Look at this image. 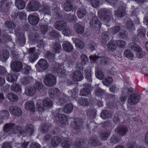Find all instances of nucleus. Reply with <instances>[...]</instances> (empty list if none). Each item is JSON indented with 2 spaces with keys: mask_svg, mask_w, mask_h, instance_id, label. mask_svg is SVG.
I'll return each instance as SVG.
<instances>
[{
  "mask_svg": "<svg viewBox=\"0 0 148 148\" xmlns=\"http://www.w3.org/2000/svg\"><path fill=\"white\" fill-rule=\"evenodd\" d=\"M25 131L19 126L15 125L12 123H8L5 124L3 127L4 131L9 134H18L24 135L25 134L31 136L34 131V127L31 124H29L25 126Z\"/></svg>",
  "mask_w": 148,
  "mask_h": 148,
  "instance_id": "nucleus-1",
  "label": "nucleus"
},
{
  "mask_svg": "<svg viewBox=\"0 0 148 148\" xmlns=\"http://www.w3.org/2000/svg\"><path fill=\"white\" fill-rule=\"evenodd\" d=\"M73 108V105L71 103H68L64 107L63 109L59 108L53 113V116L55 117L56 120L60 123L61 125H65L68 124L66 117L64 114L71 112Z\"/></svg>",
  "mask_w": 148,
  "mask_h": 148,
  "instance_id": "nucleus-2",
  "label": "nucleus"
},
{
  "mask_svg": "<svg viewBox=\"0 0 148 148\" xmlns=\"http://www.w3.org/2000/svg\"><path fill=\"white\" fill-rule=\"evenodd\" d=\"M101 20L104 22L109 21L112 17V12L109 10L106 9H101L99 12Z\"/></svg>",
  "mask_w": 148,
  "mask_h": 148,
  "instance_id": "nucleus-3",
  "label": "nucleus"
},
{
  "mask_svg": "<svg viewBox=\"0 0 148 148\" xmlns=\"http://www.w3.org/2000/svg\"><path fill=\"white\" fill-rule=\"evenodd\" d=\"M44 83L47 86L52 87L56 84V78L52 74H47L44 79Z\"/></svg>",
  "mask_w": 148,
  "mask_h": 148,
  "instance_id": "nucleus-4",
  "label": "nucleus"
},
{
  "mask_svg": "<svg viewBox=\"0 0 148 148\" xmlns=\"http://www.w3.org/2000/svg\"><path fill=\"white\" fill-rule=\"evenodd\" d=\"M83 121L79 118H75L74 122L72 124V126L75 130V133L77 132L82 130L83 128Z\"/></svg>",
  "mask_w": 148,
  "mask_h": 148,
  "instance_id": "nucleus-5",
  "label": "nucleus"
},
{
  "mask_svg": "<svg viewBox=\"0 0 148 148\" xmlns=\"http://www.w3.org/2000/svg\"><path fill=\"white\" fill-rule=\"evenodd\" d=\"M27 6L28 11H34L38 10L41 7V5L39 2L33 0L29 2Z\"/></svg>",
  "mask_w": 148,
  "mask_h": 148,
  "instance_id": "nucleus-6",
  "label": "nucleus"
},
{
  "mask_svg": "<svg viewBox=\"0 0 148 148\" xmlns=\"http://www.w3.org/2000/svg\"><path fill=\"white\" fill-rule=\"evenodd\" d=\"M11 68L14 72H18L22 69V64L18 60L12 61L11 63Z\"/></svg>",
  "mask_w": 148,
  "mask_h": 148,
  "instance_id": "nucleus-7",
  "label": "nucleus"
},
{
  "mask_svg": "<svg viewBox=\"0 0 148 148\" xmlns=\"http://www.w3.org/2000/svg\"><path fill=\"white\" fill-rule=\"evenodd\" d=\"M140 99V97L138 95L132 94L129 97L128 102L130 105L134 106L137 103Z\"/></svg>",
  "mask_w": 148,
  "mask_h": 148,
  "instance_id": "nucleus-8",
  "label": "nucleus"
},
{
  "mask_svg": "<svg viewBox=\"0 0 148 148\" xmlns=\"http://www.w3.org/2000/svg\"><path fill=\"white\" fill-rule=\"evenodd\" d=\"M90 23V26L93 28L95 29L96 30L99 29L101 27V23L96 16L93 17Z\"/></svg>",
  "mask_w": 148,
  "mask_h": 148,
  "instance_id": "nucleus-9",
  "label": "nucleus"
},
{
  "mask_svg": "<svg viewBox=\"0 0 148 148\" xmlns=\"http://www.w3.org/2000/svg\"><path fill=\"white\" fill-rule=\"evenodd\" d=\"M9 110L11 114L15 116H19L22 114V111L21 109L16 106L10 107Z\"/></svg>",
  "mask_w": 148,
  "mask_h": 148,
  "instance_id": "nucleus-10",
  "label": "nucleus"
},
{
  "mask_svg": "<svg viewBox=\"0 0 148 148\" xmlns=\"http://www.w3.org/2000/svg\"><path fill=\"white\" fill-rule=\"evenodd\" d=\"M67 27L66 22L64 20H59L56 22L55 28L59 31H62Z\"/></svg>",
  "mask_w": 148,
  "mask_h": 148,
  "instance_id": "nucleus-11",
  "label": "nucleus"
},
{
  "mask_svg": "<svg viewBox=\"0 0 148 148\" xmlns=\"http://www.w3.org/2000/svg\"><path fill=\"white\" fill-rule=\"evenodd\" d=\"M90 60L93 61L98 60L100 64L104 65L107 63L108 59L104 57H99L97 56L92 55L89 57Z\"/></svg>",
  "mask_w": 148,
  "mask_h": 148,
  "instance_id": "nucleus-12",
  "label": "nucleus"
},
{
  "mask_svg": "<svg viewBox=\"0 0 148 148\" xmlns=\"http://www.w3.org/2000/svg\"><path fill=\"white\" fill-rule=\"evenodd\" d=\"M9 4L6 0H2L0 2V10L2 12H7L8 11Z\"/></svg>",
  "mask_w": 148,
  "mask_h": 148,
  "instance_id": "nucleus-13",
  "label": "nucleus"
},
{
  "mask_svg": "<svg viewBox=\"0 0 148 148\" xmlns=\"http://www.w3.org/2000/svg\"><path fill=\"white\" fill-rule=\"evenodd\" d=\"M81 61L82 63H80L78 62L76 64V66L77 67V69L81 70L83 69V65H85L86 63L88 62V58L85 54H82L81 56Z\"/></svg>",
  "mask_w": 148,
  "mask_h": 148,
  "instance_id": "nucleus-14",
  "label": "nucleus"
},
{
  "mask_svg": "<svg viewBox=\"0 0 148 148\" xmlns=\"http://www.w3.org/2000/svg\"><path fill=\"white\" fill-rule=\"evenodd\" d=\"M39 20L38 17L33 15H29L28 17L29 22L32 25H37L39 22Z\"/></svg>",
  "mask_w": 148,
  "mask_h": 148,
  "instance_id": "nucleus-15",
  "label": "nucleus"
},
{
  "mask_svg": "<svg viewBox=\"0 0 148 148\" xmlns=\"http://www.w3.org/2000/svg\"><path fill=\"white\" fill-rule=\"evenodd\" d=\"M72 141L70 139L64 138L61 140V146L64 148H69L71 145Z\"/></svg>",
  "mask_w": 148,
  "mask_h": 148,
  "instance_id": "nucleus-16",
  "label": "nucleus"
},
{
  "mask_svg": "<svg viewBox=\"0 0 148 148\" xmlns=\"http://www.w3.org/2000/svg\"><path fill=\"white\" fill-rule=\"evenodd\" d=\"M72 79L75 81H79L82 79V73L79 71H75L71 76Z\"/></svg>",
  "mask_w": 148,
  "mask_h": 148,
  "instance_id": "nucleus-17",
  "label": "nucleus"
},
{
  "mask_svg": "<svg viewBox=\"0 0 148 148\" xmlns=\"http://www.w3.org/2000/svg\"><path fill=\"white\" fill-rule=\"evenodd\" d=\"M125 7L121 6L117 10L114 11L115 15L118 17H123L125 14Z\"/></svg>",
  "mask_w": 148,
  "mask_h": 148,
  "instance_id": "nucleus-18",
  "label": "nucleus"
},
{
  "mask_svg": "<svg viewBox=\"0 0 148 148\" xmlns=\"http://www.w3.org/2000/svg\"><path fill=\"white\" fill-rule=\"evenodd\" d=\"M16 35L17 38V42L20 44V46H23L24 45L25 42L24 34L23 33H16Z\"/></svg>",
  "mask_w": 148,
  "mask_h": 148,
  "instance_id": "nucleus-19",
  "label": "nucleus"
},
{
  "mask_svg": "<svg viewBox=\"0 0 148 148\" xmlns=\"http://www.w3.org/2000/svg\"><path fill=\"white\" fill-rule=\"evenodd\" d=\"M88 143L91 146L94 147L99 146L101 145V142L96 137H92L90 138L89 140Z\"/></svg>",
  "mask_w": 148,
  "mask_h": 148,
  "instance_id": "nucleus-20",
  "label": "nucleus"
},
{
  "mask_svg": "<svg viewBox=\"0 0 148 148\" xmlns=\"http://www.w3.org/2000/svg\"><path fill=\"white\" fill-rule=\"evenodd\" d=\"M38 64L41 69L45 70H47L48 67V64L47 61L43 59H40Z\"/></svg>",
  "mask_w": 148,
  "mask_h": 148,
  "instance_id": "nucleus-21",
  "label": "nucleus"
},
{
  "mask_svg": "<svg viewBox=\"0 0 148 148\" xmlns=\"http://www.w3.org/2000/svg\"><path fill=\"white\" fill-rule=\"evenodd\" d=\"M74 27L75 32L79 34H82L84 32V27L78 23L75 24Z\"/></svg>",
  "mask_w": 148,
  "mask_h": 148,
  "instance_id": "nucleus-22",
  "label": "nucleus"
},
{
  "mask_svg": "<svg viewBox=\"0 0 148 148\" xmlns=\"http://www.w3.org/2000/svg\"><path fill=\"white\" fill-rule=\"evenodd\" d=\"M6 97L9 101L13 102H16L18 99V97L17 95L11 92L8 93Z\"/></svg>",
  "mask_w": 148,
  "mask_h": 148,
  "instance_id": "nucleus-23",
  "label": "nucleus"
},
{
  "mask_svg": "<svg viewBox=\"0 0 148 148\" xmlns=\"http://www.w3.org/2000/svg\"><path fill=\"white\" fill-rule=\"evenodd\" d=\"M25 107L26 109L32 112H34L35 110L34 104L32 101H28L26 102L25 103Z\"/></svg>",
  "mask_w": 148,
  "mask_h": 148,
  "instance_id": "nucleus-24",
  "label": "nucleus"
},
{
  "mask_svg": "<svg viewBox=\"0 0 148 148\" xmlns=\"http://www.w3.org/2000/svg\"><path fill=\"white\" fill-rule=\"evenodd\" d=\"M36 91L34 87H28L26 88L25 93L28 96H32L36 93Z\"/></svg>",
  "mask_w": 148,
  "mask_h": 148,
  "instance_id": "nucleus-25",
  "label": "nucleus"
},
{
  "mask_svg": "<svg viewBox=\"0 0 148 148\" xmlns=\"http://www.w3.org/2000/svg\"><path fill=\"white\" fill-rule=\"evenodd\" d=\"M40 12H43L45 14L50 15L51 12V10L50 8L46 4H42L41 9L39 10Z\"/></svg>",
  "mask_w": 148,
  "mask_h": 148,
  "instance_id": "nucleus-26",
  "label": "nucleus"
},
{
  "mask_svg": "<svg viewBox=\"0 0 148 148\" xmlns=\"http://www.w3.org/2000/svg\"><path fill=\"white\" fill-rule=\"evenodd\" d=\"M53 51L56 53H59L62 50V47L60 43L58 42H55L53 45Z\"/></svg>",
  "mask_w": 148,
  "mask_h": 148,
  "instance_id": "nucleus-27",
  "label": "nucleus"
},
{
  "mask_svg": "<svg viewBox=\"0 0 148 148\" xmlns=\"http://www.w3.org/2000/svg\"><path fill=\"white\" fill-rule=\"evenodd\" d=\"M116 41H110L107 44V47L109 50L113 51L116 49Z\"/></svg>",
  "mask_w": 148,
  "mask_h": 148,
  "instance_id": "nucleus-28",
  "label": "nucleus"
},
{
  "mask_svg": "<svg viewBox=\"0 0 148 148\" xmlns=\"http://www.w3.org/2000/svg\"><path fill=\"white\" fill-rule=\"evenodd\" d=\"M5 77L6 80L10 82L16 81L17 78V76L15 74L13 73L7 74Z\"/></svg>",
  "mask_w": 148,
  "mask_h": 148,
  "instance_id": "nucleus-29",
  "label": "nucleus"
},
{
  "mask_svg": "<svg viewBox=\"0 0 148 148\" xmlns=\"http://www.w3.org/2000/svg\"><path fill=\"white\" fill-rule=\"evenodd\" d=\"M64 50L67 52H71L73 49L72 45L69 42H66L64 43L62 45Z\"/></svg>",
  "mask_w": 148,
  "mask_h": 148,
  "instance_id": "nucleus-30",
  "label": "nucleus"
},
{
  "mask_svg": "<svg viewBox=\"0 0 148 148\" xmlns=\"http://www.w3.org/2000/svg\"><path fill=\"white\" fill-rule=\"evenodd\" d=\"M118 133L122 136H124L128 131L127 127L125 126H121L119 127L117 129Z\"/></svg>",
  "mask_w": 148,
  "mask_h": 148,
  "instance_id": "nucleus-31",
  "label": "nucleus"
},
{
  "mask_svg": "<svg viewBox=\"0 0 148 148\" xmlns=\"http://www.w3.org/2000/svg\"><path fill=\"white\" fill-rule=\"evenodd\" d=\"M74 41L75 45L78 48L82 49L85 46L84 43L79 39L75 38Z\"/></svg>",
  "mask_w": 148,
  "mask_h": 148,
  "instance_id": "nucleus-32",
  "label": "nucleus"
},
{
  "mask_svg": "<svg viewBox=\"0 0 148 148\" xmlns=\"http://www.w3.org/2000/svg\"><path fill=\"white\" fill-rule=\"evenodd\" d=\"M42 103L44 106L48 108H51L53 106L52 101L48 98H45L42 101Z\"/></svg>",
  "mask_w": 148,
  "mask_h": 148,
  "instance_id": "nucleus-33",
  "label": "nucleus"
},
{
  "mask_svg": "<svg viewBox=\"0 0 148 148\" xmlns=\"http://www.w3.org/2000/svg\"><path fill=\"white\" fill-rule=\"evenodd\" d=\"M15 5L19 9L22 10L25 7V3L23 0H15Z\"/></svg>",
  "mask_w": 148,
  "mask_h": 148,
  "instance_id": "nucleus-34",
  "label": "nucleus"
},
{
  "mask_svg": "<svg viewBox=\"0 0 148 148\" xmlns=\"http://www.w3.org/2000/svg\"><path fill=\"white\" fill-rule=\"evenodd\" d=\"M110 134V131L108 130H106L100 134V137L102 140H105L107 139Z\"/></svg>",
  "mask_w": 148,
  "mask_h": 148,
  "instance_id": "nucleus-35",
  "label": "nucleus"
},
{
  "mask_svg": "<svg viewBox=\"0 0 148 148\" xmlns=\"http://www.w3.org/2000/svg\"><path fill=\"white\" fill-rule=\"evenodd\" d=\"M86 11L84 9L80 8L78 10L77 14L78 18H82L86 15Z\"/></svg>",
  "mask_w": 148,
  "mask_h": 148,
  "instance_id": "nucleus-36",
  "label": "nucleus"
},
{
  "mask_svg": "<svg viewBox=\"0 0 148 148\" xmlns=\"http://www.w3.org/2000/svg\"><path fill=\"white\" fill-rule=\"evenodd\" d=\"M64 7L65 11L69 12L72 10L73 7V5L71 3L68 1H67L64 2Z\"/></svg>",
  "mask_w": 148,
  "mask_h": 148,
  "instance_id": "nucleus-37",
  "label": "nucleus"
},
{
  "mask_svg": "<svg viewBox=\"0 0 148 148\" xmlns=\"http://www.w3.org/2000/svg\"><path fill=\"white\" fill-rule=\"evenodd\" d=\"M61 141V138L58 136H54L52 138L51 140V143L53 147H56L58 145Z\"/></svg>",
  "mask_w": 148,
  "mask_h": 148,
  "instance_id": "nucleus-38",
  "label": "nucleus"
},
{
  "mask_svg": "<svg viewBox=\"0 0 148 148\" xmlns=\"http://www.w3.org/2000/svg\"><path fill=\"white\" fill-rule=\"evenodd\" d=\"M109 33L107 32L103 33L101 35V42L105 44L107 41L109 40Z\"/></svg>",
  "mask_w": 148,
  "mask_h": 148,
  "instance_id": "nucleus-39",
  "label": "nucleus"
},
{
  "mask_svg": "<svg viewBox=\"0 0 148 148\" xmlns=\"http://www.w3.org/2000/svg\"><path fill=\"white\" fill-rule=\"evenodd\" d=\"M133 91L132 88H128L125 86L122 89L121 95L123 96L124 95L128 96L129 94V92L132 93L133 92Z\"/></svg>",
  "mask_w": 148,
  "mask_h": 148,
  "instance_id": "nucleus-40",
  "label": "nucleus"
},
{
  "mask_svg": "<svg viewBox=\"0 0 148 148\" xmlns=\"http://www.w3.org/2000/svg\"><path fill=\"white\" fill-rule=\"evenodd\" d=\"M10 89L12 91L14 92H19L21 90L20 85L16 83L12 84Z\"/></svg>",
  "mask_w": 148,
  "mask_h": 148,
  "instance_id": "nucleus-41",
  "label": "nucleus"
},
{
  "mask_svg": "<svg viewBox=\"0 0 148 148\" xmlns=\"http://www.w3.org/2000/svg\"><path fill=\"white\" fill-rule=\"evenodd\" d=\"M119 141V139L117 136L114 134L111 137L109 140V143L112 145H113L118 143Z\"/></svg>",
  "mask_w": 148,
  "mask_h": 148,
  "instance_id": "nucleus-42",
  "label": "nucleus"
},
{
  "mask_svg": "<svg viewBox=\"0 0 148 148\" xmlns=\"http://www.w3.org/2000/svg\"><path fill=\"white\" fill-rule=\"evenodd\" d=\"M124 56L130 60H132L134 58V55L132 52L129 49L125 50L124 52Z\"/></svg>",
  "mask_w": 148,
  "mask_h": 148,
  "instance_id": "nucleus-43",
  "label": "nucleus"
},
{
  "mask_svg": "<svg viewBox=\"0 0 148 148\" xmlns=\"http://www.w3.org/2000/svg\"><path fill=\"white\" fill-rule=\"evenodd\" d=\"M95 75L96 77L99 79H102L104 77L103 73L99 69H97L96 70Z\"/></svg>",
  "mask_w": 148,
  "mask_h": 148,
  "instance_id": "nucleus-44",
  "label": "nucleus"
},
{
  "mask_svg": "<svg viewBox=\"0 0 148 148\" xmlns=\"http://www.w3.org/2000/svg\"><path fill=\"white\" fill-rule=\"evenodd\" d=\"M126 25L129 30L133 31L135 29L134 25L131 21L129 20L127 21L126 22Z\"/></svg>",
  "mask_w": 148,
  "mask_h": 148,
  "instance_id": "nucleus-45",
  "label": "nucleus"
},
{
  "mask_svg": "<svg viewBox=\"0 0 148 148\" xmlns=\"http://www.w3.org/2000/svg\"><path fill=\"white\" fill-rule=\"evenodd\" d=\"M43 84L41 82L38 81H36L34 86V88L36 90H38L40 91L43 88Z\"/></svg>",
  "mask_w": 148,
  "mask_h": 148,
  "instance_id": "nucleus-46",
  "label": "nucleus"
},
{
  "mask_svg": "<svg viewBox=\"0 0 148 148\" xmlns=\"http://www.w3.org/2000/svg\"><path fill=\"white\" fill-rule=\"evenodd\" d=\"M21 79V82L24 85L28 84L31 81L33 80V79L30 77L22 78Z\"/></svg>",
  "mask_w": 148,
  "mask_h": 148,
  "instance_id": "nucleus-47",
  "label": "nucleus"
},
{
  "mask_svg": "<svg viewBox=\"0 0 148 148\" xmlns=\"http://www.w3.org/2000/svg\"><path fill=\"white\" fill-rule=\"evenodd\" d=\"M29 36L30 40L34 41L37 40L39 38L38 34L36 32L30 33Z\"/></svg>",
  "mask_w": 148,
  "mask_h": 148,
  "instance_id": "nucleus-48",
  "label": "nucleus"
},
{
  "mask_svg": "<svg viewBox=\"0 0 148 148\" xmlns=\"http://www.w3.org/2000/svg\"><path fill=\"white\" fill-rule=\"evenodd\" d=\"M10 54L8 51L5 50L3 51L1 56V60L3 61H5L8 58Z\"/></svg>",
  "mask_w": 148,
  "mask_h": 148,
  "instance_id": "nucleus-49",
  "label": "nucleus"
},
{
  "mask_svg": "<svg viewBox=\"0 0 148 148\" xmlns=\"http://www.w3.org/2000/svg\"><path fill=\"white\" fill-rule=\"evenodd\" d=\"M101 116L103 119H105L110 117L111 115L108 111L104 110L101 112Z\"/></svg>",
  "mask_w": 148,
  "mask_h": 148,
  "instance_id": "nucleus-50",
  "label": "nucleus"
},
{
  "mask_svg": "<svg viewBox=\"0 0 148 148\" xmlns=\"http://www.w3.org/2000/svg\"><path fill=\"white\" fill-rule=\"evenodd\" d=\"M5 25L9 29H13L16 27L15 24L10 21H7L5 23Z\"/></svg>",
  "mask_w": 148,
  "mask_h": 148,
  "instance_id": "nucleus-51",
  "label": "nucleus"
},
{
  "mask_svg": "<svg viewBox=\"0 0 148 148\" xmlns=\"http://www.w3.org/2000/svg\"><path fill=\"white\" fill-rule=\"evenodd\" d=\"M67 19L70 22H73L77 20V18L75 14H70L68 15Z\"/></svg>",
  "mask_w": 148,
  "mask_h": 148,
  "instance_id": "nucleus-52",
  "label": "nucleus"
},
{
  "mask_svg": "<svg viewBox=\"0 0 148 148\" xmlns=\"http://www.w3.org/2000/svg\"><path fill=\"white\" fill-rule=\"evenodd\" d=\"M90 71V69H88L85 70L84 71L86 78L88 80L89 82H91L92 81Z\"/></svg>",
  "mask_w": 148,
  "mask_h": 148,
  "instance_id": "nucleus-53",
  "label": "nucleus"
},
{
  "mask_svg": "<svg viewBox=\"0 0 148 148\" xmlns=\"http://www.w3.org/2000/svg\"><path fill=\"white\" fill-rule=\"evenodd\" d=\"M113 81V79L111 77H106L103 81V83L105 86H108L110 85Z\"/></svg>",
  "mask_w": 148,
  "mask_h": 148,
  "instance_id": "nucleus-54",
  "label": "nucleus"
},
{
  "mask_svg": "<svg viewBox=\"0 0 148 148\" xmlns=\"http://www.w3.org/2000/svg\"><path fill=\"white\" fill-rule=\"evenodd\" d=\"M146 32L143 27L138 29L137 30V35L142 37H144L145 36Z\"/></svg>",
  "mask_w": 148,
  "mask_h": 148,
  "instance_id": "nucleus-55",
  "label": "nucleus"
},
{
  "mask_svg": "<svg viewBox=\"0 0 148 148\" xmlns=\"http://www.w3.org/2000/svg\"><path fill=\"white\" fill-rule=\"evenodd\" d=\"M9 115L8 112L5 110H3L0 112V116L1 118H8Z\"/></svg>",
  "mask_w": 148,
  "mask_h": 148,
  "instance_id": "nucleus-56",
  "label": "nucleus"
},
{
  "mask_svg": "<svg viewBox=\"0 0 148 148\" xmlns=\"http://www.w3.org/2000/svg\"><path fill=\"white\" fill-rule=\"evenodd\" d=\"M119 35L123 38H126L128 36L127 32L124 29H121L119 33Z\"/></svg>",
  "mask_w": 148,
  "mask_h": 148,
  "instance_id": "nucleus-57",
  "label": "nucleus"
},
{
  "mask_svg": "<svg viewBox=\"0 0 148 148\" xmlns=\"http://www.w3.org/2000/svg\"><path fill=\"white\" fill-rule=\"evenodd\" d=\"M90 90L87 88H84L81 90L80 92V95L82 96H86L89 94Z\"/></svg>",
  "mask_w": 148,
  "mask_h": 148,
  "instance_id": "nucleus-58",
  "label": "nucleus"
},
{
  "mask_svg": "<svg viewBox=\"0 0 148 148\" xmlns=\"http://www.w3.org/2000/svg\"><path fill=\"white\" fill-rule=\"evenodd\" d=\"M38 56V54L37 53L31 54L29 58V60L31 62H34L37 59Z\"/></svg>",
  "mask_w": 148,
  "mask_h": 148,
  "instance_id": "nucleus-59",
  "label": "nucleus"
},
{
  "mask_svg": "<svg viewBox=\"0 0 148 148\" xmlns=\"http://www.w3.org/2000/svg\"><path fill=\"white\" fill-rule=\"evenodd\" d=\"M87 126L89 128H92V130L93 132L95 131L96 130L97 127V125L94 122H91L88 125H87Z\"/></svg>",
  "mask_w": 148,
  "mask_h": 148,
  "instance_id": "nucleus-60",
  "label": "nucleus"
},
{
  "mask_svg": "<svg viewBox=\"0 0 148 148\" xmlns=\"http://www.w3.org/2000/svg\"><path fill=\"white\" fill-rule=\"evenodd\" d=\"M130 47L133 50L136 51H138L140 50L139 46L134 43H132L130 44Z\"/></svg>",
  "mask_w": 148,
  "mask_h": 148,
  "instance_id": "nucleus-61",
  "label": "nucleus"
},
{
  "mask_svg": "<svg viewBox=\"0 0 148 148\" xmlns=\"http://www.w3.org/2000/svg\"><path fill=\"white\" fill-rule=\"evenodd\" d=\"M96 112L95 109H89L87 111V115L89 117H94L96 114Z\"/></svg>",
  "mask_w": 148,
  "mask_h": 148,
  "instance_id": "nucleus-62",
  "label": "nucleus"
},
{
  "mask_svg": "<svg viewBox=\"0 0 148 148\" xmlns=\"http://www.w3.org/2000/svg\"><path fill=\"white\" fill-rule=\"evenodd\" d=\"M74 148H79L81 146V144L79 139H77L72 145Z\"/></svg>",
  "mask_w": 148,
  "mask_h": 148,
  "instance_id": "nucleus-63",
  "label": "nucleus"
},
{
  "mask_svg": "<svg viewBox=\"0 0 148 148\" xmlns=\"http://www.w3.org/2000/svg\"><path fill=\"white\" fill-rule=\"evenodd\" d=\"M56 72L58 74V75L60 76H62L63 75H64L65 70L64 69L61 68V66H60L59 68L56 69Z\"/></svg>",
  "mask_w": 148,
  "mask_h": 148,
  "instance_id": "nucleus-64",
  "label": "nucleus"
}]
</instances>
